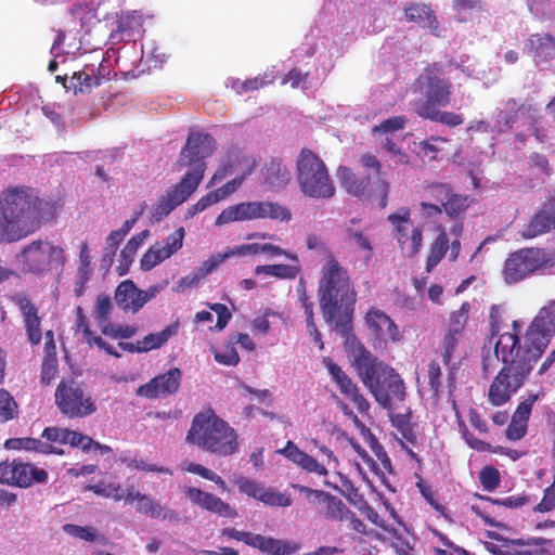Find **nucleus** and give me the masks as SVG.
<instances>
[{
	"label": "nucleus",
	"instance_id": "nucleus-1",
	"mask_svg": "<svg viewBox=\"0 0 555 555\" xmlns=\"http://www.w3.org/2000/svg\"><path fill=\"white\" fill-rule=\"evenodd\" d=\"M318 298L324 321L345 339V346L358 340L352 331L357 293L349 273L330 255L322 269Z\"/></svg>",
	"mask_w": 555,
	"mask_h": 555
},
{
	"label": "nucleus",
	"instance_id": "nucleus-2",
	"mask_svg": "<svg viewBox=\"0 0 555 555\" xmlns=\"http://www.w3.org/2000/svg\"><path fill=\"white\" fill-rule=\"evenodd\" d=\"M53 205L29 186H9L0 193V242L14 243L36 232L52 217Z\"/></svg>",
	"mask_w": 555,
	"mask_h": 555
},
{
	"label": "nucleus",
	"instance_id": "nucleus-3",
	"mask_svg": "<svg viewBox=\"0 0 555 555\" xmlns=\"http://www.w3.org/2000/svg\"><path fill=\"white\" fill-rule=\"evenodd\" d=\"M512 331L503 333L495 343L496 357L503 366L491 382L488 401L493 406H502L525 385L532 372L535 360L521 352V323L514 320Z\"/></svg>",
	"mask_w": 555,
	"mask_h": 555
},
{
	"label": "nucleus",
	"instance_id": "nucleus-4",
	"mask_svg": "<svg viewBox=\"0 0 555 555\" xmlns=\"http://www.w3.org/2000/svg\"><path fill=\"white\" fill-rule=\"evenodd\" d=\"M512 331L503 333L495 343L496 357L503 366L491 382L488 401L493 406H502L525 385L532 372L535 360L521 352V323L514 320Z\"/></svg>",
	"mask_w": 555,
	"mask_h": 555
},
{
	"label": "nucleus",
	"instance_id": "nucleus-5",
	"mask_svg": "<svg viewBox=\"0 0 555 555\" xmlns=\"http://www.w3.org/2000/svg\"><path fill=\"white\" fill-rule=\"evenodd\" d=\"M216 150V142L208 133H190L185 146L178 159L179 167L189 169L180 181L171 185L166 193L159 197L153 208V218L156 221L163 220L178 206L182 205L197 190L205 176V159L212 155Z\"/></svg>",
	"mask_w": 555,
	"mask_h": 555
},
{
	"label": "nucleus",
	"instance_id": "nucleus-6",
	"mask_svg": "<svg viewBox=\"0 0 555 555\" xmlns=\"http://www.w3.org/2000/svg\"><path fill=\"white\" fill-rule=\"evenodd\" d=\"M345 348L361 382L379 405L391 410L398 402L405 400L404 382L393 367L373 356L359 339Z\"/></svg>",
	"mask_w": 555,
	"mask_h": 555
},
{
	"label": "nucleus",
	"instance_id": "nucleus-7",
	"mask_svg": "<svg viewBox=\"0 0 555 555\" xmlns=\"http://www.w3.org/2000/svg\"><path fill=\"white\" fill-rule=\"evenodd\" d=\"M237 439L236 430L211 409L199 412L193 417L185 437L190 444L222 457L238 451Z\"/></svg>",
	"mask_w": 555,
	"mask_h": 555
},
{
	"label": "nucleus",
	"instance_id": "nucleus-8",
	"mask_svg": "<svg viewBox=\"0 0 555 555\" xmlns=\"http://www.w3.org/2000/svg\"><path fill=\"white\" fill-rule=\"evenodd\" d=\"M296 180L305 196L328 199L335 195L327 166L310 149H302L296 159Z\"/></svg>",
	"mask_w": 555,
	"mask_h": 555
},
{
	"label": "nucleus",
	"instance_id": "nucleus-9",
	"mask_svg": "<svg viewBox=\"0 0 555 555\" xmlns=\"http://www.w3.org/2000/svg\"><path fill=\"white\" fill-rule=\"evenodd\" d=\"M553 268H555V249L522 247L507 256L504 261L502 278L506 284L513 285L535 273Z\"/></svg>",
	"mask_w": 555,
	"mask_h": 555
},
{
	"label": "nucleus",
	"instance_id": "nucleus-10",
	"mask_svg": "<svg viewBox=\"0 0 555 555\" xmlns=\"http://www.w3.org/2000/svg\"><path fill=\"white\" fill-rule=\"evenodd\" d=\"M255 219H271L288 222L292 219V212L287 207L274 202H242L224 208L216 218L215 225L221 227L231 222Z\"/></svg>",
	"mask_w": 555,
	"mask_h": 555
},
{
	"label": "nucleus",
	"instance_id": "nucleus-11",
	"mask_svg": "<svg viewBox=\"0 0 555 555\" xmlns=\"http://www.w3.org/2000/svg\"><path fill=\"white\" fill-rule=\"evenodd\" d=\"M554 336L555 300H550L528 325L521 343V352L538 362Z\"/></svg>",
	"mask_w": 555,
	"mask_h": 555
},
{
	"label": "nucleus",
	"instance_id": "nucleus-12",
	"mask_svg": "<svg viewBox=\"0 0 555 555\" xmlns=\"http://www.w3.org/2000/svg\"><path fill=\"white\" fill-rule=\"evenodd\" d=\"M416 83L426 96L417 112L446 107L451 103L452 82L442 64L433 63L426 66L417 77Z\"/></svg>",
	"mask_w": 555,
	"mask_h": 555
},
{
	"label": "nucleus",
	"instance_id": "nucleus-13",
	"mask_svg": "<svg viewBox=\"0 0 555 555\" xmlns=\"http://www.w3.org/2000/svg\"><path fill=\"white\" fill-rule=\"evenodd\" d=\"M337 173L341 188L349 195L364 202L376 201L380 209L387 207L390 184L386 179L360 177L347 166H340Z\"/></svg>",
	"mask_w": 555,
	"mask_h": 555
},
{
	"label": "nucleus",
	"instance_id": "nucleus-14",
	"mask_svg": "<svg viewBox=\"0 0 555 555\" xmlns=\"http://www.w3.org/2000/svg\"><path fill=\"white\" fill-rule=\"evenodd\" d=\"M18 259L24 272L43 274L62 268L65 262L64 249L48 240H35L26 245Z\"/></svg>",
	"mask_w": 555,
	"mask_h": 555
},
{
	"label": "nucleus",
	"instance_id": "nucleus-15",
	"mask_svg": "<svg viewBox=\"0 0 555 555\" xmlns=\"http://www.w3.org/2000/svg\"><path fill=\"white\" fill-rule=\"evenodd\" d=\"M55 404L63 415L81 418L96 411L92 397L83 389L82 383L67 378L62 379L54 393Z\"/></svg>",
	"mask_w": 555,
	"mask_h": 555
},
{
	"label": "nucleus",
	"instance_id": "nucleus-16",
	"mask_svg": "<svg viewBox=\"0 0 555 555\" xmlns=\"http://www.w3.org/2000/svg\"><path fill=\"white\" fill-rule=\"evenodd\" d=\"M48 472L22 459L0 462V483L27 489L48 481Z\"/></svg>",
	"mask_w": 555,
	"mask_h": 555
},
{
	"label": "nucleus",
	"instance_id": "nucleus-17",
	"mask_svg": "<svg viewBox=\"0 0 555 555\" xmlns=\"http://www.w3.org/2000/svg\"><path fill=\"white\" fill-rule=\"evenodd\" d=\"M221 534L260 551L266 555H292L300 550V544L292 541L280 540L248 531H238L234 528H224Z\"/></svg>",
	"mask_w": 555,
	"mask_h": 555
},
{
	"label": "nucleus",
	"instance_id": "nucleus-18",
	"mask_svg": "<svg viewBox=\"0 0 555 555\" xmlns=\"http://www.w3.org/2000/svg\"><path fill=\"white\" fill-rule=\"evenodd\" d=\"M387 220L396 230L395 236L401 249L405 250L409 256H415L423 246V231L413 225L410 208H399L397 212L390 214Z\"/></svg>",
	"mask_w": 555,
	"mask_h": 555
},
{
	"label": "nucleus",
	"instance_id": "nucleus-19",
	"mask_svg": "<svg viewBox=\"0 0 555 555\" xmlns=\"http://www.w3.org/2000/svg\"><path fill=\"white\" fill-rule=\"evenodd\" d=\"M364 321L373 337L387 345L402 339V333L395 321L383 310L370 308L364 315Z\"/></svg>",
	"mask_w": 555,
	"mask_h": 555
},
{
	"label": "nucleus",
	"instance_id": "nucleus-20",
	"mask_svg": "<svg viewBox=\"0 0 555 555\" xmlns=\"http://www.w3.org/2000/svg\"><path fill=\"white\" fill-rule=\"evenodd\" d=\"M491 551L500 555H555V543L544 538L505 540L502 550L496 552L491 543Z\"/></svg>",
	"mask_w": 555,
	"mask_h": 555
},
{
	"label": "nucleus",
	"instance_id": "nucleus-21",
	"mask_svg": "<svg viewBox=\"0 0 555 555\" xmlns=\"http://www.w3.org/2000/svg\"><path fill=\"white\" fill-rule=\"evenodd\" d=\"M181 377V370L172 367L166 373L153 377L146 384L139 386L135 393L147 399L173 395L179 390Z\"/></svg>",
	"mask_w": 555,
	"mask_h": 555
},
{
	"label": "nucleus",
	"instance_id": "nucleus-22",
	"mask_svg": "<svg viewBox=\"0 0 555 555\" xmlns=\"http://www.w3.org/2000/svg\"><path fill=\"white\" fill-rule=\"evenodd\" d=\"M323 364L327 369L332 379L337 385L340 393L348 398L360 412H366L370 408L369 401L362 393L356 383L346 374V372L334 362L330 357L323 358Z\"/></svg>",
	"mask_w": 555,
	"mask_h": 555
},
{
	"label": "nucleus",
	"instance_id": "nucleus-23",
	"mask_svg": "<svg viewBox=\"0 0 555 555\" xmlns=\"http://www.w3.org/2000/svg\"><path fill=\"white\" fill-rule=\"evenodd\" d=\"M537 108L529 102H519L511 98L502 103L494 115V129L499 133H505L513 129L520 115L533 117Z\"/></svg>",
	"mask_w": 555,
	"mask_h": 555
},
{
	"label": "nucleus",
	"instance_id": "nucleus-24",
	"mask_svg": "<svg viewBox=\"0 0 555 555\" xmlns=\"http://www.w3.org/2000/svg\"><path fill=\"white\" fill-rule=\"evenodd\" d=\"M184 493L194 505H197L203 509L225 518L237 517V512L234 507L210 492H206L195 487H188L185 488Z\"/></svg>",
	"mask_w": 555,
	"mask_h": 555
},
{
	"label": "nucleus",
	"instance_id": "nucleus-25",
	"mask_svg": "<svg viewBox=\"0 0 555 555\" xmlns=\"http://www.w3.org/2000/svg\"><path fill=\"white\" fill-rule=\"evenodd\" d=\"M150 299L131 280L122 281L115 291V301L125 311L138 312Z\"/></svg>",
	"mask_w": 555,
	"mask_h": 555
},
{
	"label": "nucleus",
	"instance_id": "nucleus-26",
	"mask_svg": "<svg viewBox=\"0 0 555 555\" xmlns=\"http://www.w3.org/2000/svg\"><path fill=\"white\" fill-rule=\"evenodd\" d=\"M15 302L23 315L28 340L31 345H39L42 338L40 318L37 307L26 296H18Z\"/></svg>",
	"mask_w": 555,
	"mask_h": 555
},
{
	"label": "nucleus",
	"instance_id": "nucleus-27",
	"mask_svg": "<svg viewBox=\"0 0 555 555\" xmlns=\"http://www.w3.org/2000/svg\"><path fill=\"white\" fill-rule=\"evenodd\" d=\"M278 453L285 456L288 461L306 470L307 473H315L320 476H326L327 469L320 464L314 457L301 451L293 441H287L285 447L279 449Z\"/></svg>",
	"mask_w": 555,
	"mask_h": 555
},
{
	"label": "nucleus",
	"instance_id": "nucleus-28",
	"mask_svg": "<svg viewBox=\"0 0 555 555\" xmlns=\"http://www.w3.org/2000/svg\"><path fill=\"white\" fill-rule=\"evenodd\" d=\"M392 426L401 436V447L406 451L409 456L416 462H420L418 455L410 447L417 444V435L415 430V424L411 422V413L396 414L391 417Z\"/></svg>",
	"mask_w": 555,
	"mask_h": 555
},
{
	"label": "nucleus",
	"instance_id": "nucleus-29",
	"mask_svg": "<svg viewBox=\"0 0 555 555\" xmlns=\"http://www.w3.org/2000/svg\"><path fill=\"white\" fill-rule=\"evenodd\" d=\"M4 448L9 450L34 451L42 454H64L63 449L52 446L51 443L43 442L42 439H36L30 437L10 438L5 440Z\"/></svg>",
	"mask_w": 555,
	"mask_h": 555
},
{
	"label": "nucleus",
	"instance_id": "nucleus-30",
	"mask_svg": "<svg viewBox=\"0 0 555 555\" xmlns=\"http://www.w3.org/2000/svg\"><path fill=\"white\" fill-rule=\"evenodd\" d=\"M134 501L137 502V512L152 518L159 517L164 511L163 506L153 498L139 491H134L133 487H131L127 489L125 502L131 504Z\"/></svg>",
	"mask_w": 555,
	"mask_h": 555
},
{
	"label": "nucleus",
	"instance_id": "nucleus-31",
	"mask_svg": "<svg viewBox=\"0 0 555 555\" xmlns=\"http://www.w3.org/2000/svg\"><path fill=\"white\" fill-rule=\"evenodd\" d=\"M525 49L537 62L548 59L555 50V38L550 34H534L525 43Z\"/></svg>",
	"mask_w": 555,
	"mask_h": 555
},
{
	"label": "nucleus",
	"instance_id": "nucleus-32",
	"mask_svg": "<svg viewBox=\"0 0 555 555\" xmlns=\"http://www.w3.org/2000/svg\"><path fill=\"white\" fill-rule=\"evenodd\" d=\"M263 180L270 189L280 190L291 181V172L281 160L272 159L266 166Z\"/></svg>",
	"mask_w": 555,
	"mask_h": 555
},
{
	"label": "nucleus",
	"instance_id": "nucleus-33",
	"mask_svg": "<svg viewBox=\"0 0 555 555\" xmlns=\"http://www.w3.org/2000/svg\"><path fill=\"white\" fill-rule=\"evenodd\" d=\"M149 236V231L144 230L133 235L120 251L119 264L116 267L118 275L122 276L128 273L138 248L143 244L144 240Z\"/></svg>",
	"mask_w": 555,
	"mask_h": 555
},
{
	"label": "nucleus",
	"instance_id": "nucleus-34",
	"mask_svg": "<svg viewBox=\"0 0 555 555\" xmlns=\"http://www.w3.org/2000/svg\"><path fill=\"white\" fill-rule=\"evenodd\" d=\"M142 27V16L135 12L122 13L118 21L116 30L112 37H119L120 40L129 41Z\"/></svg>",
	"mask_w": 555,
	"mask_h": 555
},
{
	"label": "nucleus",
	"instance_id": "nucleus-35",
	"mask_svg": "<svg viewBox=\"0 0 555 555\" xmlns=\"http://www.w3.org/2000/svg\"><path fill=\"white\" fill-rule=\"evenodd\" d=\"M317 500L325 505L324 516L328 519L345 520L348 518L350 509L335 495L328 492H317Z\"/></svg>",
	"mask_w": 555,
	"mask_h": 555
},
{
	"label": "nucleus",
	"instance_id": "nucleus-36",
	"mask_svg": "<svg viewBox=\"0 0 555 555\" xmlns=\"http://www.w3.org/2000/svg\"><path fill=\"white\" fill-rule=\"evenodd\" d=\"M405 16L409 21L429 28L433 33L438 29V22L433 10L426 4H411L405 9Z\"/></svg>",
	"mask_w": 555,
	"mask_h": 555
},
{
	"label": "nucleus",
	"instance_id": "nucleus-37",
	"mask_svg": "<svg viewBox=\"0 0 555 555\" xmlns=\"http://www.w3.org/2000/svg\"><path fill=\"white\" fill-rule=\"evenodd\" d=\"M449 250V237L444 230L436 236L429 248V255L426 260V271L431 272L433 269L443 259Z\"/></svg>",
	"mask_w": 555,
	"mask_h": 555
},
{
	"label": "nucleus",
	"instance_id": "nucleus-38",
	"mask_svg": "<svg viewBox=\"0 0 555 555\" xmlns=\"http://www.w3.org/2000/svg\"><path fill=\"white\" fill-rule=\"evenodd\" d=\"M528 168L537 169L534 182L530 183V186H537L545 183L546 178H548L552 172V166L550 164L548 158L541 153L532 152L528 157Z\"/></svg>",
	"mask_w": 555,
	"mask_h": 555
},
{
	"label": "nucleus",
	"instance_id": "nucleus-39",
	"mask_svg": "<svg viewBox=\"0 0 555 555\" xmlns=\"http://www.w3.org/2000/svg\"><path fill=\"white\" fill-rule=\"evenodd\" d=\"M369 446L371 451L374 453L377 461L379 462L378 466L380 472L379 474L376 475L380 478L383 485L389 488L390 483L387 477L385 476V473L392 474L391 461L387 452L385 451L384 447L378 442L376 437H374L373 435H371L369 438Z\"/></svg>",
	"mask_w": 555,
	"mask_h": 555
},
{
	"label": "nucleus",
	"instance_id": "nucleus-40",
	"mask_svg": "<svg viewBox=\"0 0 555 555\" xmlns=\"http://www.w3.org/2000/svg\"><path fill=\"white\" fill-rule=\"evenodd\" d=\"M93 65H86L82 70L74 73L72 80L76 92H86L101 82V77L94 74Z\"/></svg>",
	"mask_w": 555,
	"mask_h": 555
},
{
	"label": "nucleus",
	"instance_id": "nucleus-41",
	"mask_svg": "<svg viewBox=\"0 0 555 555\" xmlns=\"http://www.w3.org/2000/svg\"><path fill=\"white\" fill-rule=\"evenodd\" d=\"M178 331V324H170L166 326L162 332L159 333H151L143 337L142 340H140L142 352H147L153 349L160 348L163 345L167 343V340L177 333Z\"/></svg>",
	"mask_w": 555,
	"mask_h": 555
},
{
	"label": "nucleus",
	"instance_id": "nucleus-42",
	"mask_svg": "<svg viewBox=\"0 0 555 555\" xmlns=\"http://www.w3.org/2000/svg\"><path fill=\"white\" fill-rule=\"evenodd\" d=\"M474 198L469 195L453 192L449 199L442 206L443 212L450 218L457 219L470 207Z\"/></svg>",
	"mask_w": 555,
	"mask_h": 555
},
{
	"label": "nucleus",
	"instance_id": "nucleus-43",
	"mask_svg": "<svg viewBox=\"0 0 555 555\" xmlns=\"http://www.w3.org/2000/svg\"><path fill=\"white\" fill-rule=\"evenodd\" d=\"M436 107L427 112H416L417 115L424 119H429L435 122H440L448 127L454 128L464 122L462 115L453 112H443Z\"/></svg>",
	"mask_w": 555,
	"mask_h": 555
},
{
	"label": "nucleus",
	"instance_id": "nucleus-44",
	"mask_svg": "<svg viewBox=\"0 0 555 555\" xmlns=\"http://www.w3.org/2000/svg\"><path fill=\"white\" fill-rule=\"evenodd\" d=\"M228 160L234 164V170H240L244 178L249 176L256 167V159L237 149L230 151Z\"/></svg>",
	"mask_w": 555,
	"mask_h": 555
},
{
	"label": "nucleus",
	"instance_id": "nucleus-45",
	"mask_svg": "<svg viewBox=\"0 0 555 555\" xmlns=\"http://www.w3.org/2000/svg\"><path fill=\"white\" fill-rule=\"evenodd\" d=\"M170 258L167 251L162 246L155 244L151 246L140 260V267L143 271H150L159 264L162 261Z\"/></svg>",
	"mask_w": 555,
	"mask_h": 555
},
{
	"label": "nucleus",
	"instance_id": "nucleus-46",
	"mask_svg": "<svg viewBox=\"0 0 555 555\" xmlns=\"http://www.w3.org/2000/svg\"><path fill=\"white\" fill-rule=\"evenodd\" d=\"M261 503L268 506L288 507L292 505V499L282 492L274 490L273 488H262L259 500Z\"/></svg>",
	"mask_w": 555,
	"mask_h": 555
},
{
	"label": "nucleus",
	"instance_id": "nucleus-47",
	"mask_svg": "<svg viewBox=\"0 0 555 555\" xmlns=\"http://www.w3.org/2000/svg\"><path fill=\"white\" fill-rule=\"evenodd\" d=\"M348 238L358 250L363 251V262L367 266L373 257V246L370 240L360 231H348Z\"/></svg>",
	"mask_w": 555,
	"mask_h": 555
},
{
	"label": "nucleus",
	"instance_id": "nucleus-48",
	"mask_svg": "<svg viewBox=\"0 0 555 555\" xmlns=\"http://www.w3.org/2000/svg\"><path fill=\"white\" fill-rule=\"evenodd\" d=\"M17 414V403L14 398L5 389H0V423L11 421Z\"/></svg>",
	"mask_w": 555,
	"mask_h": 555
},
{
	"label": "nucleus",
	"instance_id": "nucleus-49",
	"mask_svg": "<svg viewBox=\"0 0 555 555\" xmlns=\"http://www.w3.org/2000/svg\"><path fill=\"white\" fill-rule=\"evenodd\" d=\"M408 124V118L403 115L389 117L378 125H375L372 128V134L375 133H384V134H390L395 131H399L405 128Z\"/></svg>",
	"mask_w": 555,
	"mask_h": 555
},
{
	"label": "nucleus",
	"instance_id": "nucleus-50",
	"mask_svg": "<svg viewBox=\"0 0 555 555\" xmlns=\"http://www.w3.org/2000/svg\"><path fill=\"white\" fill-rule=\"evenodd\" d=\"M469 312V304L464 302L461 308L450 314L447 332L463 335Z\"/></svg>",
	"mask_w": 555,
	"mask_h": 555
},
{
	"label": "nucleus",
	"instance_id": "nucleus-51",
	"mask_svg": "<svg viewBox=\"0 0 555 555\" xmlns=\"http://www.w3.org/2000/svg\"><path fill=\"white\" fill-rule=\"evenodd\" d=\"M382 149L389 154L395 166L410 164L409 155L395 143L391 137L387 135L382 141Z\"/></svg>",
	"mask_w": 555,
	"mask_h": 555
},
{
	"label": "nucleus",
	"instance_id": "nucleus-52",
	"mask_svg": "<svg viewBox=\"0 0 555 555\" xmlns=\"http://www.w3.org/2000/svg\"><path fill=\"white\" fill-rule=\"evenodd\" d=\"M87 489L89 491H92L94 494L106 498V499H113L115 501H120L125 499L126 494H124V491L119 485L115 483H96V485H89L87 486Z\"/></svg>",
	"mask_w": 555,
	"mask_h": 555
},
{
	"label": "nucleus",
	"instance_id": "nucleus-53",
	"mask_svg": "<svg viewBox=\"0 0 555 555\" xmlns=\"http://www.w3.org/2000/svg\"><path fill=\"white\" fill-rule=\"evenodd\" d=\"M463 335L446 332L441 340V357L444 365H449Z\"/></svg>",
	"mask_w": 555,
	"mask_h": 555
},
{
	"label": "nucleus",
	"instance_id": "nucleus-54",
	"mask_svg": "<svg viewBox=\"0 0 555 555\" xmlns=\"http://www.w3.org/2000/svg\"><path fill=\"white\" fill-rule=\"evenodd\" d=\"M185 470L192 474L199 475L202 478L212 481L223 491H229L225 481L218 474L201 464L190 463Z\"/></svg>",
	"mask_w": 555,
	"mask_h": 555
},
{
	"label": "nucleus",
	"instance_id": "nucleus-55",
	"mask_svg": "<svg viewBox=\"0 0 555 555\" xmlns=\"http://www.w3.org/2000/svg\"><path fill=\"white\" fill-rule=\"evenodd\" d=\"M234 485L237 486L241 493L246 494L249 498L259 500L263 486L254 479L237 476L234 478Z\"/></svg>",
	"mask_w": 555,
	"mask_h": 555
},
{
	"label": "nucleus",
	"instance_id": "nucleus-56",
	"mask_svg": "<svg viewBox=\"0 0 555 555\" xmlns=\"http://www.w3.org/2000/svg\"><path fill=\"white\" fill-rule=\"evenodd\" d=\"M482 500L490 502L491 504L504 506L507 508H519L529 503L530 498L525 494L511 495L503 499H492L490 496H480Z\"/></svg>",
	"mask_w": 555,
	"mask_h": 555
},
{
	"label": "nucleus",
	"instance_id": "nucleus-57",
	"mask_svg": "<svg viewBox=\"0 0 555 555\" xmlns=\"http://www.w3.org/2000/svg\"><path fill=\"white\" fill-rule=\"evenodd\" d=\"M540 397H541V393L529 395L524 401H521L517 405L512 418L528 425V421H529V417H530V414L532 411V406H533L534 402L540 399Z\"/></svg>",
	"mask_w": 555,
	"mask_h": 555
},
{
	"label": "nucleus",
	"instance_id": "nucleus-58",
	"mask_svg": "<svg viewBox=\"0 0 555 555\" xmlns=\"http://www.w3.org/2000/svg\"><path fill=\"white\" fill-rule=\"evenodd\" d=\"M479 481L485 490L493 491L500 486V473L493 466H485L479 474Z\"/></svg>",
	"mask_w": 555,
	"mask_h": 555
},
{
	"label": "nucleus",
	"instance_id": "nucleus-59",
	"mask_svg": "<svg viewBox=\"0 0 555 555\" xmlns=\"http://www.w3.org/2000/svg\"><path fill=\"white\" fill-rule=\"evenodd\" d=\"M429 197L437 201L441 206L449 199L453 194V189L448 183L435 182L427 186Z\"/></svg>",
	"mask_w": 555,
	"mask_h": 555
},
{
	"label": "nucleus",
	"instance_id": "nucleus-60",
	"mask_svg": "<svg viewBox=\"0 0 555 555\" xmlns=\"http://www.w3.org/2000/svg\"><path fill=\"white\" fill-rule=\"evenodd\" d=\"M121 462L124 464H126L127 467L134 468L138 470L172 475L171 469H169L165 466H158L156 464H149V463L144 462L143 460L125 457L121 460Z\"/></svg>",
	"mask_w": 555,
	"mask_h": 555
},
{
	"label": "nucleus",
	"instance_id": "nucleus-61",
	"mask_svg": "<svg viewBox=\"0 0 555 555\" xmlns=\"http://www.w3.org/2000/svg\"><path fill=\"white\" fill-rule=\"evenodd\" d=\"M63 531L70 537L93 542L96 538L95 531L91 527H82L74 524H65L63 526Z\"/></svg>",
	"mask_w": 555,
	"mask_h": 555
},
{
	"label": "nucleus",
	"instance_id": "nucleus-62",
	"mask_svg": "<svg viewBox=\"0 0 555 555\" xmlns=\"http://www.w3.org/2000/svg\"><path fill=\"white\" fill-rule=\"evenodd\" d=\"M43 442L51 443L60 449L66 444V428L47 427L41 434Z\"/></svg>",
	"mask_w": 555,
	"mask_h": 555
},
{
	"label": "nucleus",
	"instance_id": "nucleus-63",
	"mask_svg": "<svg viewBox=\"0 0 555 555\" xmlns=\"http://www.w3.org/2000/svg\"><path fill=\"white\" fill-rule=\"evenodd\" d=\"M184 234V229L179 228L173 233L168 235V237L166 238V244L162 246V248L165 251H167L168 255L171 257L173 254H176L178 250L182 248Z\"/></svg>",
	"mask_w": 555,
	"mask_h": 555
},
{
	"label": "nucleus",
	"instance_id": "nucleus-64",
	"mask_svg": "<svg viewBox=\"0 0 555 555\" xmlns=\"http://www.w3.org/2000/svg\"><path fill=\"white\" fill-rule=\"evenodd\" d=\"M555 508V485L548 486L543 493L541 502L533 508L534 512L547 513Z\"/></svg>",
	"mask_w": 555,
	"mask_h": 555
}]
</instances>
